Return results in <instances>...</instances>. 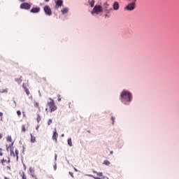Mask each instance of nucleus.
I'll return each instance as SVG.
<instances>
[{"instance_id":"nucleus-1","label":"nucleus","mask_w":179,"mask_h":179,"mask_svg":"<svg viewBox=\"0 0 179 179\" xmlns=\"http://www.w3.org/2000/svg\"><path fill=\"white\" fill-rule=\"evenodd\" d=\"M120 100L122 103L131 101L132 100V94L127 90H123L120 94Z\"/></svg>"},{"instance_id":"nucleus-2","label":"nucleus","mask_w":179,"mask_h":179,"mask_svg":"<svg viewBox=\"0 0 179 179\" xmlns=\"http://www.w3.org/2000/svg\"><path fill=\"white\" fill-rule=\"evenodd\" d=\"M50 101L48 102V106L50 110V113H54V111H57V105H55V102L52 98H49Z\"/></svg>"},{"instance_id":"nucleus-3","label":"nucleus","mask_w":179,"mask_h":179,"mask_svg":"<svg viewBox=\"0 0 179 179\" xmlns=\"http://www.w3.org/2000/svg\"><path fill=\"white\" fill-rule=\"evenodd\" d=\"M103 12V6L100 5L94 6V8L92 9L91 13L92 15H99V13H101Z\"/></svg>"},{"instance_id":"nucleus-4","label":"nucleus","mask_w":179,"mask_h":179,"mask_svg":"<svg viewBox=\"0 0 179 179\" xmlns=\"http://www.w3.org/2000/svg\"><path fill=\"white\" fill-rule=\"evenodd\" d=\"M136 8V0H134L133 2L127 4L124 7V10H129V11H132Z\"/></svg>"},{"instance_id":"nucleus-5","label":"nucleus","mask_w":179,"mask_h":179,"mask_svg":"<svg viewBox=\"0 0 179 179\" xmlns=\"http://www.w3.org/2000/svg\"><path fill=\"white\" fill-rule=\"evenodd\" d=\"M102 9L103 12H105V13H111V10H113V8L110 7V3L108 2L103 3Z\"/></svg>"},{"instance_id":"nucleus-6","label":"nucleus","mask_w":179,"mask_h":179,"mask_svg":"<svg viewBox=\"0 0 179 179\" xmlns=\"http://www.w3.org/2000/svg\"><path fill=\"white\" fill-rule=\"evenodd\" d=\"M10 156H13L14 159H16L17 162L19 160V150H15V152L13 151V150H10Z\"/></svg>"},{"instance_id":"nucleus-7","label":"nucleus","mask_w":179,"mask_h":179,"mask_svg":"<svg viewBox=\"0 0 179 179\" xmlns=\"http://www.w3.org/2000/svg\"><path fill=\"white\" fill-rule=\"evenodd\" d=\"M43 10L48 16H51V15H52V10H51V8H50L49 6H45Z\"/></svg>"},{"instance_id":"nucleus-8","label":"nucleus","mask_w":179,"mask_h":179,"mask_svg":"<svg viewBox=\"0 0 179 179\" xmlns=\"http://www.w3.org/2000/svg\"><path fill=\"white\" fill-rule=\"evenodd\" d=\"M31 8V4L29 3H23L20 5V9H25L26 10H29Z\"/></svg>"},{"instance_id":"nucleus-9","label":"nucleus","mask_w":179,"mask_h":179,"mask_svg":"<svg viewBox=\"0 0 179 179\" xmlns=\"http://www.w3.org/2000/svg\"><path fill=\"white\" fill-rule=\"evenodd\" d=\"M52 139L55 142H58V133L57 132V129L53 131Z\"/></svg>"},{"instance_id":"nucleus-10","label":"nucleus","mask_w":179,"mask_h":179,"mask_svg":"<svg viewBox=\"0 0 179 179\" xmlns=\"http://www.w3.org/2000/svg\"><path fill=\"white\" fill-rule=\"evenodd\" d=\"M55 9H58V8L62 6L63 3H64V1L62 0H57L55 1Z\"/></svg>"},{"instance_id":"nucleus-11","label":"nucleus","mask_w":179,"mask_h":179,"mask_svg":"<svg viewBox=\"0 0 179 179\" xmlns=\"http://www.w3.org/2000/svg\"><path fill=\"white\" fill-rule=\"evenodd\" d=\"M113 10H118L120 9V3L118 1H115L113 6Z\"/></svg>"},{"instance_id":"nucleus-12","label":"nucleus","mask_w":179,"mask_h":179,"mask_svg":"<svg viewBox=\"0 0 179 179\" xmlns=\"http://www.w3.org/2000/svg\"><path fill=\"white\" fill-rule=\"evenodd\" d=\"M40 8L39 7H35L32 8L30 10L31 13H38L40 12Z\"/></svg>"},{"instance_id":"nucleus-13","label":"nucleus","mask_w":179,"mask_h":179,"mask_svg":"<svg viewBox=\"0 0 179 179\" xmlns=\"http://www.w3.org/2000/svg\"><path fill=\"white\" fill-rule=\"evenodd\" d=\"M23 89L25 90V93L29 96L30 94V91H29V89H27V86L24 85V83L22 85Z\"/></svg>"},{"instance_id":"nucleus-14","label":"nucleus","mask_w":179,"mask_h":179,"mask_svg":"<svg viewBox=\"0 0 179 179\" xmlns=\"http://www.w3.org/2000/svg\"><path fill=\"white\" fill-rule=\"evenodd\" d=\"M29 172H30V175L32 178L36 176V173L34 172V169L33 168H31V167L29 168Z\"/></svg>"},{"instance_id":"nucleus-15","label":"nucleus","mask_w":179,"mask_h":179,"mask_svg":"<svg viewBox=\"0 0 179 179\" xmlns=\"http://www.w3.org/2000/svg\"><path fill=\"white\" fill-rule=\"evenodd\" d=\"M5 163H10V159H9V158L8 160L4 159H1V164H3V166H5Z\"/></svg>"},{"instance_id":"nucleus-16","label":"nucleus","mask_w":179,"mask_h":179,"mask_svg":"<svg viewBox=\"0 0 179 179\" xmlns=\"http://www.w3.org/2000/svg\"><path fill=\"white\" fill-rule=\"evenodd\" d=\"M31 135V143H34L36 142V137L34 136H33V134H30Z\"/></svg>"},{"instance_id":"nucleus-17","label":"nucleus","mask_w":179,"mask_h":179,"mask_svg":"<svg viewBox=\"0 0 179 179\" xmlns=\"http://www.w3.org/2000/svg\"><path fill=\"white\" fill-rule=\"evenodd\" d=\"M68 10H69L68 8H65L63 10H61V12L63 15H65V13H68Z\"/></svg>"},{"instance_id":"nucleus-18","label":"nucleus","mask_w":179,"mask_h":179,"mask_svg":"<svg viewBox=\"0 0 179 179\" xmlns=\"http://www.w3.org/2000/svg\"><path fill=\"white\" fill-rule=\"evenodd\" d=\"M103 164H105V166H110V163L108 160H104Z\"/></svg>"},{"instance_id":"nucleus-19","label":"nucleus","mask_w":179,"mask_h":179,"mask_svg":"<svg viewBox=\"0 0 179 179\" xmlns=\"http://www.w3.org/2000/svg\"><path fill=\"white\" fill-rule=\"evenodd\" d=\"M68 145H69V146H72V138H71L68 139Z\"/></svg>"},{"instance_id":"nucleus-20","label":"nucleus","mask_w":179,"mask_h":179,"mask_svg":"<svg viewBox=\"0 0 179 179\" xmlns=\"http://www.w3.org/2000/svg\"><path fill=\"white\" fill-rule=\"evenodd\" d=\"M15 80L17 82V83H22V76H20L19 78H16Z\"/></svg>"},{"instance_id":"nucleus-21","label":"nucleus","mask_w":179,"mask_h":179,"mask_svg":"<svg viewBox=\"0 0 179 179\" xmlns=\"http://www.w3.org/2000/svg\"><path fill=\"white\" fill-rule=\"evenodd\" d=\"M22 132H26V125H22Z\"/></svg>"},{"instance_id":"nucleus-22","label":"nucleus","mask_w":179,"mask_h":179,"mask_svg":"<svg viewBox=\"0 0 179 179\" xmlns=\"http://www.w3.org/2000/svg\"><path fill=\"white\" fill-rule=\"evenodd\" d=\"M94 0H92L90 2V5L91 6V8H93L94 6Z\"/></svg>"},{"instance_id":"nucleus-23","label":"nucleus","mask_w":179,"mask_h":179,"mask_svg":"<svg viewBox=\"0 0 179 179\" xmlns=\"http://www.w3.org/2000/svg\"><path fill=\"white\" fill-rule=\"evenodd\" d=\"M40 121H41V117L40 116V115H37V122H40Z\"/></svg>"},{"instance_id":"nucleus-24","label":"nucleus","mask_w":179,"mask_h":179,"mask_svg":"<svg viewBox=\"0 0 179 179\" xmlns=\"http://www.w3.org/2000/svg\"><path fill=\"white\" fill-rule=\"evenodd\" d=\"M7 142H12V137L11 136H8L7 137Z\"/></svg>"},{"instance_id":"nucleus-25","label":"nucleus","mask_w":179,"mask_h":179,"mask_svg":"<svg viewBox=\"0 0 179 179\" xmlns=\"http://www.w3.org/2000/svg\"><path fill=\"white\" fill-rule=\"evenodd\" d=\"M51 124H52V119H50V120L48 121V125H51Z\"/></svg>"},{"instance_id":"nucleus-26","label":"nucleus","mask_w":179,"mask_h":179,"mask_svg":"<svg viewBox=\"0 0 179 179\" xmlns=\"http://www.w3.org/2000/svg\"><path fill=\"white\" fill-rule=\"evenodd\" d=\"M1 93H8V88H6L5 90H3L1 91Z\"/></svg>"},{"instance_id":"nucleus-27","label":"nucleus","mask_w":179,"mask_h":179,"mask_svg":"<svg viewBox=\"0 0 179 179\" xmlns=\"http://www.w3.org/2000/svg\"><path fill=\"white\" fill-rule=\"evenodd\" d=\"M61 100H62L61 95L58 94L57 95V101H61Z\"/></svg>"},{"instance_id":"nucleus-28","label":"nucleus","mask_w":179,"mask_h":179,"mask_svg":"<svg viewBox=\"0 0 179 179\" xmlns=\"http://www.w3.org/2000/svg\"><path fill=\"white\" fill-rule=\"evenodd\" d=\"M38 106H39L38 103V102H35L34 103V107H36V108H38Z\"/></svg>"},{"instance_id":"nucleus-29","label":"nucleus","mask_w":179,"mask_h":179,"mask_svg":"<svg viewBox=\"0 0 179 179\" xmlns=\"http://www.w3.org/2000/svg\"><path fill=\"white\" fill-rule=\"evenodd\" d=\"M17 114L18 117H20V115H22V112L20 110H17Z\"/></svg>"},{"instance_id":"nucleus-30","label":"nucleus","mask_w":179,"mask_h":179,"mask_svg":"<svg viewBox=\"0 0 179 179\" xmlns=\"http://www.w3.org/2000/svg\"><path fill=\"white\" fill-rule=\"evenodd\" d=\"M96 174H97V176H99V177H103V173H101V172H99Z\"/></svg>"},{"instance_id":"nucleus-31","label":"nucleus","mask_w":179,"mask_h":179,"mask_svg":"<svg viewBox=\"0 0 179 179\" xmlns=\"http://www.w3.org/2000/svg\"><path fill=\"white\" fill-rule=\"evenodd\" d=\"M111 121L113 122V124H114V117H111Z\"/></svg>"},{"instance_id":"nucleus-32","label":"nucleus","mask_w":179,"mask_h":179,"mask_svg":"<svg viewBox=\"0 0 179 179\" xmlns=\"http://www.w3.org/2000/svg\"><path fill=\"white\" fill-rule=\"evenodd\" d=\"M69 174H70V176H71V177H73V173L69 172Z\"/></svg>"},{"instance_id":"nucleus-33","label":"nucleus","mask_w":179,"mask_h":179,"mask_svg":"<svg viewBox=\"0 0 179 179\" xmlns=\"http://www.w3.org/2000/svg\"><path fill=\"white\" fill-rule=\"evenodd\" d=\"M0 156H3V152L0 151Z\"/></svg>"},{"instance_id":"nucleus-34","label":"nucleus","mask_w":179,"mask_h":179,"mask_svg":"<svg viewBox=\"0 0 179 179\" xmlns=\"http://www.w3.org/2000/svg\"><path fill=\"white\" fill-rule=\"evenodd\" d=\"M3 115V113L2 112H0V117H2Z\"/></svg>"},{"instance_id":"nucleus-35","label":"nucleus","mask_w":179,"mask_h":179,"mask_svg":"<svg viewBox=\"0 0 179 179\" xmlns=\"http://www.w3.org/2000/svg\"><path fill=\"white\" fill-rule=\"evenodd\" d=\"M2 136H3L2 134H0V139H2Z\"/></svg>"},{"instance_id":"nucleus-36","label":"nucleus","mask_w":179,"mask_h":179,"mask_svg":"<svg viewBox=\"0 0 179 179\" xmlns=\"http://www.w3.org/2000/svg\"><path fill=\"white\" fill-rule=\"evenodd\" d=\"M94 179H101V178H97V177H94Z\"/></svg>"},{"instance_id":"nucleus-37","label":"nucleus","mask_w":179,"mask_h":179,"mask_svg":"<svg viewBox=\"0 0 179 179\" xmlns=\"http://www.w3.org/2000/svg\"><path fill=\"white\" fill-rule=\"evenodd\" d=\"M26 0H20V2H24Z\"/></svg>"},{"instance_id":"nucleus-38","label":"nucleus","mask_w":179,"mask_h":179,"mask_svg":"<svg viewBox=\"0 0 179 179\" xmlns=\"http://www.w3.org/2000/svg\"><path fill=\"white\" fill-rule=\"evenodd\" d=\"M24 170H26V165L24 164Z\"/></svg>"},{"instance_id":"nucleus-39","label":"nucleus","mask_w":179,"mask_h":179,"mask_svg":"<svg viewBox=\"0 0 179 179\" xmlns=\"http://www.w3.org/2000/svg\"><path fill=\"white\" fill-rule=\"evenodd\" d=\"M45 2H50V0H45Z\"/></svg>"},{"instance_id":"nucleus-40","label":"nucleus","mask_w":179,"mask_h":179,"mask_svg":"<svg viewBox=\"0 0 179 179\" xmlns=\"http://www.w3.org/2000/svg\"><path fill=\"white\" fill-rule=\"evenodd\" d=\"M108 15V13H106V15H105V17H108V15Z\"/></svg>"},{"instance_id":"nucleus-41","label":"nucleus","mask_w":179,"mask_h":179,"mask_svg":"<svg viewBox=\"0 0 179 179\" xmlns=\"http://www.w3.org/2000/svg\"><path fill=\"white\" fill-rule=\"evenodd\" d=\"M113 151H110V155H113Z\"/></svg>"},{"instance_id":"nucleus-42","label":"nucleus","mask_w":179,"mask_h":179,"mask_svg":"<svg viewBox=\"0 0 179 179\" xmlns=\"http://www.w3.org/2000/svg\"><path fill=\"white\" fill-rule=\"evenodd\" d=\"M65 135L64 134H62V136L64 137Z\"/></svg>"},{"instance_id":"nucleus-43","label":"nucleus","mask_w":179,"mask_h":179,"mask_svg":"<svg viewBox=\"0 0 179 179\" xmlns=\"http://www.w3.org/2000/svg\"><path fill=\"white\" fill-rule=\"evenodd\" d=\"M47 110H48V108H46V109H45V111H47Z\"/></svg>"},{"instance_id":"nucleus-44","label":"nucleus","mask_w":179,"mask_h":179,"mask_svg":"<svg viewBox=\"0 0 179 179\" xmlns=\"http://www.w3.org/2000/svg\"><path fill=\"white\" fill-rule=\"evenodd\" d=\"M5 179H8V178L5 177Z\"/></svg>"},{"instance_id":"nucleus-45","label":"nucleus","mask_w":179,"mask_h":179,"mask_svg":"<svg viewBox=\"0 0 179 179\" xmlns=\"http://www.w3.org/2000/svg\"><path fill=\"white\" fill-rule=\"evenodd\" d=\"M0 150H2V149H1V148H0Z\"/></svg>"},{"instance_id":"nucleus-46","label":"nucleus","mask_w":179,"mask_h":179,"mask_svg":"<svg viewBox=\"0 0 179 179\" xmlns=\"http://www.w3.org/2000/svg\"><path fill=\"white\" fill-rule=\"evenodd\" d=\"M0 83H1V80H0Z\"/></svg>"}]
</instances>
